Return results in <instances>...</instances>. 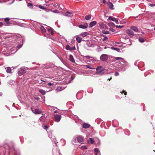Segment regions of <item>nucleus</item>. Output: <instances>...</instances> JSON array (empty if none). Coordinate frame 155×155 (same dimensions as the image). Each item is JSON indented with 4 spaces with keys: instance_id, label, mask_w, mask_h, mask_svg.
<instances>
[{
    "instance_id": "f257e3e1",
    "label": "nucleus",
    "mask_w": 155,
    "mask_h": 155,
    "mask_svg": "<svg viewBox=\"0 0 155 155\" xmlns=\"http://www.w3.org/2000/svg\"><path fill=\"white\" fill-rule=\"evenodd\" d=\"M57 145L54 146L53 149V155H61V154L59 152V150L57 148Z\"/></svg>"
},
{
    "instance_id": "f03ea898",
    "label": "nucleus",
    "mask_w": 155,
    "mask_h": 155,
    "mask_svg": "<svg viewBox=\"0 0 155 155\" xmlns=\"http://www.w3.org/2000/svg\"><path fill=\"white\" fill-rule=\"evenodd\" d=\"M26 68L22 67L18 71V74L19 75H21L25 73L26 72Z\"/></svg>"
},
{
    "instance_id": "7ed1b4c3",
    "label": "nucleus",
    "mask_w": 155,
    "mask_h": 155,
    "mask_svg": "<svg viewBox=\"0 0 155 155\" xmlns=\"http://www.w3.org/2000/svg\"><path fill=\"white\" fill-rule=\"evenodd\" d=\"M31 110L35 114H40L41 113V111L37 108H35L34 107H32Z\"/></svg>"
},
{
    "instance_id": "20e7f679",
    "label": "nucleus",
    "mask_w": 155,
    "mask_h": 155,
    "mask_svg": "<svg viewBox=\"0 0 155 155\" xmlns=\"http://www.w3.org/2000/svg\"><path fill=\"white\" fill-rule=\"evenodd\" d=\"M61 118V116L57 114L54 115V120L56 122H59L60 121Z\"/></svg>"
},
{
    "instance_id": "39448f33",
    "label": "nucleus",
    "mask_w": 155,
    "mask_h": 155,
    "mask_svg": "<svg viewBox=\"0 0 155 155\" xmlns=\"http://www.w3.org/2000/svg\"><path fill=\"white\" fill-rule=\"evenodd\" d=\"M99 27L103 29H107V27L106 25L104 24L103 22H100L99 23Z\"/></svg>"
},
{
    "instance_id": "423d86ee",
    "label": "nucleus",
    "mask_w": 155,
    "mask_h": 155,
    "mask_svg": "<svg viewBox=\"0 0 155 155\" xmlns=\"http://www.w3.org/2000/svg\"><path fill=\"white\" fill-rule=\"evenodd\" d=\"M77 139L78 142L81 144H83L84 142V138L82 136H78L77 137Z\"/></svg>"
},
{
    "instance_id": "0eeeda50",
    "label": "nucleus",
    "mask_w": 155,
    "mask_h": 155,
    "mask_svg": "<svg viewBox=\"0 0 155 155\" xmlns=\"http://www.w3.org/2000/svg\"><path fill=\"white\" fill-rule=\"evenodd\" d=\"M126 32L128 35L130 37H133L134 35V32L130 29H127Z\"/></svg>"
},
{
    "instance_id": "6e6552de",
    "label": "nucleus",
    "mask_w": 155,
    "mask_h": 155,
    "mask_svg": "<svg viewBox=\"0 0 155 155\" xmlns=\"http://www.w3.org/2000/svg\"><path fill=\"white\" fill-rule=\"evenodd\" d=\"M107 58V55L105 54H102L100 57V59L103 61H106Z\"/></svg>"
},
{
    "instance_id": "1a4fd4ad",
    "label": "nucleus",
    "mask_w": 155,
    "mask_h": 155,
    "mask_svg": "<svg viewBox=\"0 0 155 155\" xmlns=\"http://www.w3.org/2000/svg\"><path fill=\"white\" fill-rule=\"evenodd\" d=\"M130 29L134 31L135 32H137L139 31L137 27L135 26H132L131 27H130Z\"/></svg>"
},
{
    "instance_id": "9d476101",
    "label": "nucleus",
    "mask_w": 155,
    "mask_h": 155,
    "mask_svg": "<svg viewBox=\"0 0 155 155\" xmlns=\"http://www.w3.org/2000/svg\"><path fill=\"white\" fill-rule=\"evenodd\" d=\"M88 25L87 23H85L84 25H79V28L82 29H86L87 28Z\"/></svg>"
},
{
    "instance_id": "9b49d317",
    "label": "nucleus",
    "mask_w": 155,
    "mask_h": 155,
    "mask_svg": "<svg viewBox=\"0 0 155 155\" xmlns=\"http://www.w3.org/2000/svg\"><path fill=\"white\" fill-rule=\"evenodd\" d=\"M95 155H98L99 154L100 155V153L99 149L97 148H94V150Z\"/></svg>"
},
{
    "instance_id": "f8f14e48",
    "label": "nucleus",
    "mask_w": 155,
    "mask_h": 155,
    "mask_svg": "<svg viewBox=\"0 0 155 155\" xmlns=\"http://www.w3.org/2000/svg\"><path fill=\"white\" fill-rule=\"evenodd\" d=\"M115 59L116 60H118L120 59L121 60H122V62L124 63H125L126 64L127 63L126 61H125V60H124L122 58H121V57H115Z\"/></svg>"
},
{
    "instance_id": "ddd939ff",
    "label": "nucleus",
    "mask_w": 155,
    "mask_h": 155,
    "mask_svg": "<svg viewBox=\"0 0 155 155\" xmlns=\"http://www.w3.org/2000/svg\"><path fill=\"white\" fill-rule=\"evenodd\" d=\"M97 23V22L96 21H92L90 23L89 26L91 27H92L95 25Z\"/></svg>"
},
{
    "instance_id": "4468645a",
    "label": "nucleus",
    "mask_w": 155,
    "mask_h": 155,
    "mask_svg": "<svg viewBox=\"0 0 155 155\" xmlns=\"http://www.w3.org/2000/svg\"><path fill=\"white\" fill-rule=\"evenodd\" d=\"M84 66L86 68H88L90 69H94L95 68H93V66L92 64H90L88 65H84Z\"/></svg>"
},
{
    "instance_id": "2eb2a0df",
    "label": "nucleus",
    "mask_w": 155,
    "mask_h": 155,
    "mask_svg": "<svg viewBox=\"0 0 155 155\" xmlns=\"http://www.w3.org/2000/svg\"><path fill=\"white\" fill-rule=\"evenodd\" d=\"M94 142V140L92 138H90L89 139V140L87 141L88 143L89 144H93Z\"/></svg>"
},
{
    "instance_id": "dca6fc26",
    "label": "nucleus",
    "mask_w": 155,
    "mask_h": 155,
    "mask_svg": "<svg viewBox=\"0 0 155 155\" xmlns=\"http://www.w3.org/2000/svg\"><path fill=\"white\" fill-rule=\"evenodd\" d=\"M48 137H49V138H51V139L52 140V139H51L52 137H50V136L49 134H48ZM52 142L54 143V144H55V145H57L56 140L54 137H53V138H52Z\"/></svg>"
},
{
    "instance_id": "f3484780",
    "label": "nucleus",
    "mask_w": 155,
    "mask_h": 155,
    "mask_svg": "<svg viewBox=\"0 0 155 155\" xmlns=\"http://www.w3.org/2000/svg\"><path fill=\"white\" fill-rule=\"evenodd\" d=\"M72 14V12L68 11L64 14V15L65 16H70Z\"/></svg>"
},
{
    "instance_id": "a211bd4d",
    "label": "nucleus",
    "mask_w": 155,
    "mask_h": 155,
    "mask_svg": "<svg viewBox=\"0 0 155 155\" xmlns=\"http://www.w3.org/2000/svg\"><path fill=\"white\" fill-rule=\"evenodd\" d=\"M69 59L70 61L73 63L75 62L74 59L72 55H69Z\"/></svg>"
},
{
    "instance_id": "6ab92c4d",
    "label": "nucleus",
    "mask_w": 155,
    "mask_h": 155,
    "mask_svg": "<svg viewBox=\"0 0 155 155\" xmlns=\"http://www.w3.org/2000/svg\"><path fill=\"white\" fill-rule=\"evenodd\" d=\"M90 126V125L89 124H87L85 123H84L83 124V127L84 128H87L89 127Z\"/></svg>"
},
{
    "instance_id": "aec40b11",
    "label": "nucleus",
    "mask_w": 155,
    "mask_h": 155,
    "mask_svg": "<svg viewBox=\"0 0 155 155\" xmlns=\"http://www.w3.org/2000/svg\"><path fill=\"white\" fill-rule=\"evenodd\" d=\"M116 19V18H115L111 16H109L108 19L107 20L108 21L109 20H111L112 21H114Z\"/></svg>"
},
{
    "instance_id": "412c9836",
    "label": "nucleus",
    "mask_w": 155,
    "mask_h": 155,
    "mask_svg": "<svg viewBox=\"0 0 155 155\" xmlns=\"http://www.w3.org/2000/svg\"><path fill=\"white\" fill-rule=\"evenodd\" d=\"M103 70L102 71H97L96 74H105V73L104 71H103Z\"/></svg>"
},
{
    "instance_id": "4be33fe9",
    "label": "nucleus",
    "mask_w": 155,
    "mask_h": 155,
    "mask_svg": "<svg viewBox=\"0 0 155 155\" xmlns=\"http://www.w3.org/2000/svg\"><path fill=\"white\" fill-rule=\"evenodd\" d=\"M91 15H86L85 17V19L86 20H89L91 18Z\"/></svg>"
},
{
    "instance_id": "5701e85b",
    "label": "nucleus",
    "mask_w": 155,
    "mask_h": 155,
    "mask_svg": "<svg viewBox=\"0 0 155 155\" xmlns=\"http://www.w3.org/2000/svg\"><path fill=\"white\" fill-rule=\"evenodd\" d=\"M76 40L78 43H80L82 41V38L79 36H78L76 38Z\"/></svg>"
},
{
    "instance_id": "b1692460",
    "label": "nucleus",
    "mask_w": 155,
    "mask_h": 155,
    "mask_svg": "<svg viewBox=\"0 0 155 155\" xmlns=\"http://www.w3.org/2000/svg\"><path fill=\"white\" fill-rule=\"evenodd\" d=\"M108 6L109 7V8L111 9H114L113 8L114 7V5L111 2H109L108 4Z\"/></svg>"
},
{
    "instance_id": "393cba45",
    "label": "nucleus",
    "mask_w": 155,
    "mask_h": 155,
    "mask_svg": "<svg viewBox=\"0 0 155 155\" xmlns=\"http://www.w3.org/2000/svg\"><path fill=\"white\" fill-rule=\"evenodd\" d=\"M39 92L42 94V95H44L45 94L46 91L40 89L39 91Z\"/></svg>"
},
{
    "instance_id": "a878e982",
    "label": "nucleus",
    "mask_w": 155,
    "mask_h": 155,
    "mask_svg": "<svg viewBox=\"0 0 155 155\" xmlns=\"http://www.w3.org/2000/svg\"><path fill=\"white\" fill-rule=\"evenodd\" d=\"M11 69L10 67H7L6 70V72L8 73H11Z\"/></svg>"
},
{
    "instance_id": "bb28decb",
    "label": "nucleus",
    "mask_w": 155,
    "mask_h": 155,
    "mask_svg": "<svg viewBox=\"0 0 155 155\" xmlns=\"http://www.w3.org/2000/svg\"><path fill=\"white\" fill-rule=\"evenodd\" d=\"M63 90L62 87H58L55 90L56 92H59Z\"/></svg>"
},
{
    "instance_id": "cd10ccee",
    "label": "nucleus",
    "mask_w": 155,
    "mask_h": 155,
    "mask_svg": "<svg viewBox=\"0 0 155 155\" xmlns=\"http://www.w3.org/2000/svg\"><path fill=\"white\" fill-rule=\"evenodd\" d=\"M85 57L86 58H87L89 59V62H91V61H93V59L94 58H92V57H90L89 56H86ZM93 62L92 61V62Z\"/></svg>"
},
{
    "instance_id": "c85d7f7f",
    "label": "nucleus",
    "mask_w": 155,
    "mask_h": 155,
    "mask_svg": "<svg viewBox=\"0 0 155 155\" xmlns=\"http://www.w3.org/2000/svg\"><path fill=\"white\" fill-rule=\"evenodd\" d=\"M27 6L30 8L32 9L33 8V6L32 4L30 3H27Z\"/></svg>"
},
{
    "instance_id": "c756f323",
    "label": "nucleus",
    "mask_w": 155,
    "mask_h": 155,
    "mask_svg": "<svg viewBox=\"0 0 155 155\" xmlns=\"http://www.w3.org/2000/svg\"><path fill=\"white\" fill-rule=\"evenodd\" d=\"M40 30L43 33H44L46 32V30L45 28L43 26H41L40 27Z\"/></svg>"
},
{
    "instance_id": "7c9ffc66",
    "label": "nucleus",
    "mask_w": 155,
    "mask_h": 155,
    "mask_svg": "<svg viewBox=\"0 0 155 155\" xmlns=\"http://www.w3.org/2000/svg\"><path fill=\"white\" fill-rule=\"evenodd\" d=\"M87 32H84L81 34L80 35L83 37H84L87 35Z\"/></svg>"
},
{
    "instance_id": "2f4dec72",
    "label": "nucleus",
    "mask_w": 155,
    "mask_h": 155,
    "mask_svg": "<svg viewBox=\"0 0 155 155\" xmlns=\"http://www.w3.org/2000/svg\"><path fill=\"white\" fill-rule=\"evenodd\" d=\"M48 31L49 33H51V35H53V34L54 32L52 28H49L48 29Z\"/></svg>"
},
{
    "instance_id": "473e14b6",
    "label": "nucleus",
    "mask_w": 155,
    "mask_h": 155,
    "mask_svg": "<svg viewBox=\"0 0 155 155\" xmlns=\"http://www.w3.org/2000/svg\"><path fill=\"white\" fill-rule=\"evenodd\" d=\"M108 25L110 27H114L115 26V25L112 22H110L108 24Z\"/></svg>"
},
{
    "instance_id": "72a5a7b5",
    "label": "nucleus",
    "mask_w": 155,
    "mask_h": 155,
    "mask_svg": "<svg viewBox=\"0 0 155 155\" xmlns=\"http://www.w3.org/2000/svg\"><path fill=\"white\" fill-rule=\"evenodd\" d=\"M80 148L82 150H86L87 149V146L85 145H83L81 146Z\"/></svg>"
},
{
    "instance_id": "f704fd0d",
    "label": "nucleus",
    "mask_w": 155,
    "mask_h": 155,
    "mask_svg": "<svg viewBox=\"0 0 155 155\" xmlns=\"http://www.w3.org/2000/svg\"><path fill=\"white\" fill-rule=\"evenodd\" d=\"M138 40H139V41L140 42H141V43L145 41V40H144V38H139Z\"/></svg>"
},
{
    "instance_id": "c9c22d12",
    "label": "nucleus",
    "mask_w": 155,
    "mask_h": 155,
    "mask_svg": "<svg viewBox=\"0 0 155 155\" xmlns=\"http://www.w3.org/2000/svg\"><path fill=\"white\" fill-rule=\"evenodd\" d=\"M111 49H113L114 50H116L118 52H119L120 51V49L118 48H114V47H111Z\"/></svg>"
},
{
    "instance_id": "e433bc0d",
    "label": "nucleus",
    "mask_w": 155,
    "mask_h": 155,
    "mask_svg": "<svg viewBox=\"0 0 155 155\" xmlns=\"http://www.w3.org/2000/svg\"><path fill=\"white\" fill-rule=\"evenodd\" d=\"M61 142L63 143V145H65L66 143V141L64 139H61Z\"/></svg>"
},
{
    "instance_id": "4c0bfd02",
    "label": "nucleus",
    "mask_w": 155,
    "mask_h": 155,
    "mask_svg": "<svg viewBox=\"0 0 155 155\" xmlns=\"http://www.w3.org/2000/svg\"><path fill=\"white\" fill-rule=\"evenodd\" d=\"M77 141L76 140V139L74 138L73 140H72V143L73 144H74L75 143H77Z\"/></svg>"
},
{
    "instance_id": "58836bf2",
    "label": "nucleus",
    "mask_w": 155,
    "mask_h": 155,
    "mask_svg": "<svg viewBox=\"0 0 155 155\" xmlns=\"http://www.w3.org/2000/svg\"><path fill=\"white\" fill-rule=\"evenodd\" d=\"M14 82V81L12 80H10L8 82L9 84L10 85L13 84Z\"/></svg>"
},
{
    "instance_id": "ea45409f",
    "label": "nucleus",
    "mask_w": 155,
    "mask_h": 155,
    "mask_svg": "<svg viewBox=\"0 0 155 155\" xmlns=\"http://www.w3.org/2000/svg\"><path fill=\"white\" fill-rule=\"evenodd\" d=\"M115 27L117 28H123L124 26L123 25H116Z\"/></svg>"
},
{
    "instance_id": "a19ab883",
    "label": "nucleus",
    "mask_w": 155,
    "mask_h": 155,
    "mask_svg": "<svg viewBox=\"0 0 155 155\" xmlns=\"http://www.w3.org/2000/svg\"><path fill=\"white\" fill-rule=\"evenodd\" d=\"M66 49L67 50H71V47L69 45H67L66 46Z\"/></svg>"
},
{
    "instance_id": "79ce46f5",
    "label": "nucleus",
    "mask_w": 155,
    "mask_h": 155,
    "mask_svg": "<svg viewBox=\"0 0 155 155\" xmlns=\"http://www.w3.org/2000/svg\"><path fill=\"white\" fill-rule=\"evenodd\" d=\"M4 20L6 22L8 23L9 20V19L8 18H5V19Z\"/></svg>"
},
{
    "instance_id": "37998d69",
    "label": "nucleus",
    "mask_w": 155,
    "mask_h": 155,
    "mask_svg": "<svg viewBox=\"0 0 155 155\" xmlns=\"http://www.w3.org/2000/svg\"><path fill=\"white\" fill-rule=\"evenodd\" d=\"M15 36L17 37L18 38H21V35L19 34H16Z\"/></svg>"
},
{
    "instance_id": "c03bdc74",
    "label": "nucleus",
    "mask_w": 155,
    "mask_h": 155,
    "mask_svg": "<svg viewBox=\"0 0 155 155\" xmlns=\"http://www.w3.org/2000/svg\"><path fill=\"white\" fill-rule=\"evenodd\" d=\"M39 8L42 9H45V8L44 7L42 6L41 5H39Z\"/></svg>"
},
{
    "instance_id": "a18cd8bd",
    "label": "nucleus",
    "mask_w": 155,
    "mask_h": 155,
    "mask_svg": "<svg viewBox=\"0 0 155 155\" xmlns=\"http://www.w3.org/2000/svg\"><path fill=\"white\" fill-rule=\"evenodd\" d=\"M22 44H20L17 46V47L18 49L20 48L22 46Z\"/></svg>"
},
{
    "instance_id": "49530a36",
    "label": "nucleus",
    "mask_w": 155,
    "mask_h": 155,
    "mask_svg": "<svg viewBox=\"0 0 155 155\" xmlns=\"http://www.w3.org/2000/svg\"><path fill=\"white\" fill-rule=\"evenodd\" d=\"M101 67L100 66H98L96 69L97 71H99L101 69Z\"/></svg>"
},
{
    "instance_id": "de8ad7c7",
    "label": "nucleus",
    "mask_w": 155,
    "mask_h": 155,
    "mask_svg": "<svg viewBox=\"0 0 155 155\" xmlns=\"http://www.w3.org/2000/svg\"><path fill=\"white\" fill-rule=\"evenodd\" d=\"M43 128L44 129L46 130H47V129H48V127L46 125L44 126H43Z\"/></svg>"
},
{
    "instance_id": "09e8293b",
    "label": "nucleus",
    "mask_w": 155,
    "mask_h": 155,
    "mask_svg": "<svg viewBox=\"0 0 155 155\" xmlns=\"http://www.w3.org/2000/svg\"><path fill=\"white\" fill-rule=\"evenodd\" d=\"M114 21L117 24H119L118 19L116 18V19Z\"/></svg>"
},
{
    "instance_id": "8fccbe9b",
    "label": "nucleus",
    "mask_w": 155,
    "mask_h": 155,
    "mask_svg": "<svg viewBox=\"0 0 155 155\" xmlns=\"http://www.w3.org/2000/svg\"><path fill=\"white\" fill-rule=\"evenodd\" d=\"M44 120V119L43 118V117H42V116H41V117H40L39 118V120L42 122Z\"/></svg>"
},
{
    "instance_id": "3c124183",
    "label": "nucleus",
    "mask_w": 155,
    "mask_h": 155,
    "mask_svg": "<svg viewBox=\"0 0 155 155\" xmlns=\"http://www.w3.org/2000/svg\"><path fill=\"white\" fill-rule=\"evenodd\" d=\"M123 93H124V94L125 95H126L127 94V92L125 91H124L123 90L122 92H121V93L122 94Z\"/></svg>"
},
{
    "instance_id": "603ef678",
    "label": "nucleus",
    "mask_w": 155,
    "mask_h": 155,
    "mask_svg": "<svg viewBox=\"0 0 155 155\" xmlns=\"http://www.w3.org/2000/svg\"><path fill=\"white\" fill-rule=\"evenodd\" d=\"M149 5L151 7H153L155 6V4H149Z\"/></svg>"
},
{
    "instance_id": "864d4df0",
    "label": "nucleus",
    "mask_w": 155,
    "mask_h": 155,
    "mask_svg": "<svg viewBox=\"0 0 155 155\" xmlns=\"http://www.w3.org/2000/svg\"><path fill=\"white\" fill-rule=\"evenodd\" d=\"M108 39V38L107 37H105L104 39H103V41H105Z\"/></svg>"
},
{
    "instance_id": "5fc2aeb1",
    "label": "nucleus",
    "mask_w": 155,
    "mask_h": 155,
    "mask_svg": "<svg viewBox=\"0 0 155 155\" xmlns=\"http://www.w3.org/2000/svg\"><path fill=\"white\" fill-rule=\"evenodd\" d=\"M119 75V73L118 72H116L115 74V76H117Z\"/></svg>"
},
{
    "instance_id": "6e6d98bb",
    "label": "nucleus",
    "mask_w": 155,
    "mask_h": 155,
    "mask_svg": "<svg viewBox=\"0 0 155 155\" xmlns=\"http://www.w3.org/2000/svg\"><path fill=\"white\" fill-rule=\"evenodd\" d=\"M53 12H54V13H57L58 12V11L57 10H54V11H51Z\"/></svg>"
},
{
    "instance_id": "4d7b16f0",
    "label": "nucleus",
    "mask_w": 155,
    "mask_h": 155,
    "mask_svg": "<svg viewBox=\"0 0 155 155\" xmlns=\"http://www.w3.org/2000/svg\"><path fill=\"white\" fill-rule=\"evenodd\" d=\"M48 84L49 86H51L53 84H52L51 83H48Z\"/></svg>"
},
{
    "instance_id": "13d9d810",
    "label": "nucleus",
    "mask_w": 155,
    "mask_h": 155,
    "mask_svg": "<svg viewBox=\"0 0 155 155\" xmlns=\"http://www.w3.org/2000/svg\"><path fill=\"white\" fill-rule=\"evenodd\" d=\"M110 30L111 31H113V32H114V29H113V28H110Z\"/></svg>"
},
{
    "instance_id": "bf43d9fd",
    "label": "nucleus",
    "mask_w": 155,
    "mask_h": 155,
    "mask_svg": "<svg viewBox=\"0 0 155 155\" xmlns=\"http://www.w3.org/2000/svg\"><path fill=\"white\" fill-rule=\"evenodd\" d=\"M35 99L37 101H38L39 99V97H36Z\"/></svg>"
},
{
    "instance_id": "052dcab7",
    "label": "nucleus",
    "mask_w": 155,
    "mask_h": 155,
    "mask_svg": "<svg viewBox=\"0 0 155 155\" xmlns=\"http://www.w3.org/2000/svg\"><path fill=\"white\" fill-rule=\"evenodd\" d=\"M105 32H106V33H105V34H108L109 33V32L108 31H105Z\"/></svg>"
},
{
    "instance_id": "680f3d73",
    "label": "nucleus",
    "mask_w": 155,
    "mask_h": 155,
    "mask_svg": "<svg viewBox=\"0 0 155 155\" xmlns=\"http://www.w3.org/2000/svg\"><path fill=\"white\" fill-rule=\"evenodd\" d=\"M103 2L105 4L106 3V1L105 0H103Z\"/></svg>"
},
{
    "instance_id": "e2e57ef3",
    "label": "nucleus",
    "mask_w": 155,
    "mask_h": 155,
    "mask_svg": "<svg viewBox=\"0 0 155 155\" xmlns=\"http://www.w3.org/2000/svg\"><path fill=\"white\" fill-rule=\"evenodd\" d=\"M42 116V117H44L45 118V114H43Z\"/></svg>"
},
{
    "instance_id": "0e129e2a",
    "label": "nucleus",
    "mask_w": 155,
    "mask_h": 155,
    "mask_svg": "<svg viewBox=\"0 0 155 155\" xmlns=\"http://www.w3.org/2000/svg\"><path fill=\"white\" fill-rule=\"evenodd\" d=\"M3 25V23L2 22H0V26H2Z\"/></svg>"
},
{
    "instance_id": "69168bd1",
    "label": "nucleus",
    "mask_w": 155,
    "mask_h": 155,
    "mask_svg": "<svg viewBox=\"0 0 155 155\" xmlns=\"http://www.w3.org/2000/svg\"><path fill=\"white\" fill-rule=\"evenodd\" d=\"M2 92L0 93V96H2Z\"/></svg>"
},
{
    "instance_id": "338daca9",
    "label": "nucleus",
    "mask_w": 155,
    "mask_h": 155,
    "mask_svg": "<svg viewBox=\"0 0 155 155\" xmlns=\"http://www.w3.org/2000/svg\"><path fill=\"white\" fill-rule=\"evenodd\" d=\"M71 80H73L74 79V78L73 77H71Z\"/></svg>"
},
{
    "instance_id": "774afa93",
    "label": "nucleus",
    "mask_w": 155,
    "mask_h": 155,
    "mask_svg": "<svg viewBox=\"0 0 155 155\" xmlns=\"http://www.w3.org/2000/svg\"><path fill=\"white\" fill-rule=\"evenodd\" d=\"M112 78L111 77L110 78H109V79H108V80H109V81L110 80H111Z\"/></svg>"
}]
</instances>
